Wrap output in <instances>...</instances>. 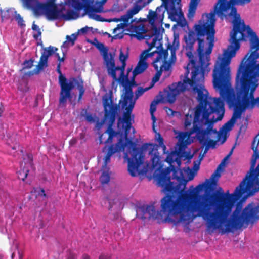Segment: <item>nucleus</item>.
<instances>
[{"label": "nucleus", "instance_id": "f257e3e1", "mask_svg": "<svg viewBox=\"0 0 259 259\" xmlns=\"http://www.w3.org/2000/svg\"><path fill=\"white\" fill-rule=\"evenodd\" d=\"M197 90L199 105L194 109H189L185 118V127L188 128L193 123V128L189 132H175L178 140L175 150L170 153L166 151L165 154H167V156L164 160L158 152V146L153 145L152 150L149 152L151 163H148L144 161L143 150L135 149L134 153H137L135 158L137 160L138 156L139 161L136 160L134 162L133 158L129 161L128 170L132 176H152L157 184L163 188L166 196L179 195L199 169L202 158L194 162L192 169H180L182 159H190L192 157L191 153L185 149L187 145L194 141L195 137L205 146V154L209 148L215 147L217 142L224 143L229 136L227 130L223 131V126L219 132L213 129V123L221 120L224 117L223 103L219 98L209 97L207 90Z\"/></svg>", "mask_w": 259, "mask_h": 259}, {"label": "nucleus", "instance_id": "f03ea898", "mask_svg": "<svg viewBox=\"0 0 259 259\" xmlns=\"http://www.w3.org/2000/svg\"><path fill=\"white\" fill-rule=\"evenodd\" d=\"M231 154L224 158L210 180L205 183L195 187L192 186L188 190H183L175 200L172 196H165L161 200L160 211H156L153 205H144L137 210V216L145 219V215L148 214L149 218L157 219L159 222H169L175 225L188 224L195 218L202 217L206 221L207 230L209 232L218 230L220 233L225 234L233 231L246 222L244 217V209L241 211L242 204L237 205L232 215L230 214L231 210L225 217L218 205L222 200L221 196L226 194L230 195L228 191L224 193L220 188L219 194L214 196L199 195L203 189L216 185Z\"/></svg>", "mask_w": 259, "mask_h": 259}, {"label": "nucleus", "instance_id": "7ed1b4c3", "mask_svg": "<svg viewBox=\"0 0 259 259\" xmlns=\"http://www.w3.org/2000/svg\"><path fill=\"white\" fill-rule=\"evenodd\" d=\"M242 61L236 78L235 89L231 84L230 64L231 54L226 58L217 60L212 74V84L220 95L219 99L225 102L234 112L231 119L223 125V131L229 133L237 120L247 109L259 107V49L252 48Z\"/></svg>", "mask_w": 259, "mask_h": 259}, {"label": "nucleus", "instance_id": "20e7f679", "mask_svg": "<svg viewBox=\"0 0 259 259\" xmlns=\"http://www.w3.org/2000/svg\"><path fill=\"white\" fill-rule=\"evenodd\" d=\"M251 0H218L214 7L213 11L202 15L201 19L194 26L195 32L197 33L199 40L198 51L199 60L205 66L208 64L209 56L212 52L214 41V25L215 15L221 19H225L233 24V30L230 34V45L224 50L222 55H219L217 60L220 58H224L231 54L235 56L240 47V42L249 38L252 48L259 49V39L256 33L244 22L237 13L235 5L243 6L249 3ZM200 0H191L188 17L192 18L195 14Z\"/></svg>", "mask_w": 259, "mask_h": 259}, {"label": "nucleus", "instance_id": "39448f33", "mask_svg": "<svg viewBox=\"0 0 259 259\" xmlns=\"http://www.w3.org/2000/svg\"><path fill=\"white\" fill-rule=\"evenodd\" d=\"M126 122V120L120 118L118 122L119 133L115 132L111 127H109L106 132L100 137V143H110L115 138L118 140V142L116 144L112 145L107 148L105 147L103 149V151L106 153V155L104 159L103 171L100 177V181L102 184H107L109 182L110 174L107 165L110 162L111 156L113 154L124 151L127 148V151H129L132 156L131 158H129L127 152L124 154V158L128 161V166L129 165V161L133 158L134 159V162H136V160L139 161L138 156L137 157V160L135 159V156L137 153H134V150L135 149L141 150V148H136V144L132 141V139L135 137V130L132 127V123L127 127L125 124ZM128 171H129L128 169ZM130 174L132 176L131 174ZM133 177L134 176H133Z\"/></svg>", "mask_w": 259, "mask_h": 259}, {"label": "nucleus", "instance_id": "423d86ee", "mask_svg": "<svg viewBox=\"0 0 259 259\" xmlns=\"http://www.w3.org/2000/svg\"><path fill=\"white\" fill-rule=\"evenodd\" d=\"M196 33H197L196 32ZM197 36L198 38L199 37L198 36ZM197 39L199 42L198 38ZM184 39L187 45L186 49L190 50L186 53L189 59V63L186 68V73L183 80L179 82L178 83L174 84L170 88L171 91L168 95V99L171 101H174L175 95L177 93L185 89L199 90V88H200V90H206L204 86V75L210 70L208 66L211 53L209 56L207 65L203 66L202 63L199 60L198 51H197V56H195L194 54L191 51L193 45L196 40L195 33L190 32L187 35L185 36ZM198 48L197 49H198Z\"/></svg>", "mask_w": 259, "mask_h": 259}, {"label": "nucleus", "instance_id": "0eeeda50", "mask_svg": "<svg viewBox=\"0 0 259 259\" xmlns=\"http://www.w3.org/2000/svg\"><path fill=\"white\" fill-rule=\"evenodd\" d=\"M259 159V152L257 150L254 151L251 161V167L247 174L245 178L237 187L232 195L226 194L221 196L222 201L219 203V208L224 217L232 210L236 201L238 200L242 196L246 198L253 195L259 190V164L254 169L257 160Z\"/></svg>", "mask_w": 259, "mask_h": 259}, {"label": "nucleus", "instance_id": "6e6552de", "mask_svg": "<svg viewBox=\"0 0 259 259\" xmlns=\"http://www.w3.org/2000/svg\"><path fill=\"white\" fill-rule=\"evenodd\" d=\"M160 27L152 28L155 31V33L152 35L146 34L145 39L146 44L149 46L150 50L156 49L155 52L157 54V56L153 61L154 68L157 70L158 64H159L161 69L167 70L171 67L176 60V51L179 47V36L175 34L172 44L168 46V50H163L162 36L157 32V29Z\"/></svg>", "mask_w": 259, "mask_h": 259}, {"label": "nucleus", "instance_id": "1a4fd4ad", "mask_svg": "<svg viewBox=\"0 0 259 259\" xmlns=\"http://www.w3.org/2000/svg\"><path fill=\"white\" fill-rule=\"evenodd\" d=\"M128 58L127 52L123 53L121 50L120 52L119 60L121 62L120 67H116L115 66L114 57L113 56V67H111V71L109 72L107 69L109 75H110L114 80H118L124 87L121 99L119 104L123 110V115L122 119L126 120L125 123L127 127L131 123L133 118L131 116L132 111L134 108L135 101L133 100V94L131 88L127 87L128 81V77L123 75L125 67L126 66V61Z\"/></svg>", "mask_w": 259, "mask_h": 259}, {"label": "nucleus", "instance_id": "9d476101", "mask_svg": "<svg viewBox=\"0 0 259 259\" xmlns=\"http://www.w3.org/2000/svg\"><path fill=\"white\" fill-rule=\"evenodd\" d=\"M24 5L31 9L36 15H45L49 20L62 18L66 20L76 19L77 12L72 10L64 12L60 5L55 4L56 0H22Z\"/></svg>", "mask_w": 259, "mask_h": 259}, {"label": "nucleus", "instance_id": "9b49d317", "mask_svg": "<svg viewBox=\"0 0 259 259\" xmlns=\"http://www.w3.org/2000/svg\"><path fill=\"white\" fill-rule=\"evenodd\" d=\"M152 0H136L133 7L128 10L124 18H132L143 8L149 4ZM162 4L157 8L155 12L150 11L148 16L149 22L152 28L162 26L164 13L166 10L171 14L176 7H179L181 0H161Z\"/></svg>", "mask_w": 259, "mask_h": 259}, {"label": "nucleus", "instance_id": "f8f14e48", "mask_svg": "<svg viewBox=\"0 0 259 259\" xmlns=\"http://www.w3.org/2000/svg\"><path fill=\"white\" fill-rule=\"evenodd\" d=\"M125 15L122 16L120 19L114 18L109 19L105 21L107 22H118L122 21V22L118 24L117 27L113 30V34H114L113 38L114 39L122 38L123 36V33L126 29H130V32L132 33L130 35L132 38H136L138 40L144 39L145 35L144 36L143 33L144 31V27L141 25H130L132 22L131 19L132 18H128L125 19Z\"/></svg>", "mask_w": 259, "mask_h": 259}, {"label": "nucleus", "instance_id": "ddd939ff", "mask_svg": "<svg viewBox=\"0 0 259 259\" xmlns=\"http://www.w3.org/2000/svg\"><path fill=\"white\" fill-rule=\"evenodd\" d=\"M107 0H89L87 3L79 2V5H81L80 8H75L73 11H76L79 16L78 11L84 9L90 18L97 21H103L99 14L97 13L104 12L103 6ZM79 16L77 18H78Z\"/></svg>", "mask_w": 259, "mask_h": 259}, {"label": "nucleus", "instance_id": "4468645a", "mask_svg": "<svg viewBox=\"0 0 259 259\" xmlns=\"http://www.w3.org/2000/svg\"><path fill=\"white\" fill-rule=\"evenodd\" d=\"M58 70L60 73L59 78V83L61 86L59 103L60 106H64L67 100L70 98V91L74 88V84L76 82V80L73 79L67 82L66 78L60 72V65H58Z\"/></svg>", "mask_w": 259, "mask_h": 259}, {"label": "nucleus", "instance_id": "2eb2a0df", "mask_svg": "<svg viewBox=\"0 0 259 259\" xmlns=\"http://www.w3.org/2000/svg\"><path fill=\"white\" fill-rule=\"evenodd\" d=\"M105 119H109L113 122L119 110V107L113 103L111 97L105 96L103 98Z\"/></svg>", "mask_w": 259, "mask_h": 259}, {"label": "nucleus", "instance_id": "dca6fc26", "mask_svg": "<svg viewBox=\"0 0 259 259\" xmlns=\"http://www.w3.org/2000/svg\"><path fill=\"white\" fill-rule=\"evenodd\" d=\"M175 83H174V84ZM173 84H174V83L172 84L170 86H169L168 89L165 90L164 91V92L163 93H162L160 95L161 99L159 101H154L153 102H152V103L151 104L150 108V112L151 114H152V113H154V112H155V111L156 110L157 105L159 102H168L170 103H174L175 102V101L176 100V97L179 94H180L181 93H182L184 91H192L193 92L197 93V90L193 89H185L182 91L179 92V93H177L175 95L174 101H169L168 99V95H169L168 94H169V93H170V92L171 91L170 88Z\"/></svg>", "mask_w": 259, "mask_h": 259}, {"label": "nucleus", "instance_id": "f3484780", "mask_svg": "<svg viewBox=\"0 0 259 259\" xmlns=\"http://www.w3.org/2000/svg\"><path fill=\"white\" fill-rule=\"evenodd\" d=\"M151 50L149 49V46H148V49L142 53L140 60L133 72L134 77L143 72L148 67V64L146 62L147 59L153 56L155 53H156L155 50L151 53H149Z\"/></svg>", "mask_w": 259, "mask_h": 259}, {"label": "nucleus", "instance_id": "a211bd4d", "mask_svg": "<svg viewBox=\"0 0 259 259\" xmlns=\"http://www.w3.org/2000/svg\"><path fill=\"white\" fill-rule=\"evenodd\" d=\"M58 49L56 48L51 46L44 49L38 65V67L39 70L42 69L47 66L49 56L52 55L54 53L58 58V60L60 62H63L64 61L63 58H61L59 54L55 52Z\"/></svg>", "mask_w": 259, "mask_h": 259}, {"label": "nucleus", "instance_id": "6ab92c4d", "mask_svg": "<svg viewBox=\"0 0 259 259\" xmlns=\"http://www.w3.org/2000/svg\"><path fill=\"white\" fill-rule=\"evenodd\" d=\"M244 215L246 222L253 223L259 219V205L256 206L253 203L249 204L244 209Z\"/></svg>", "mask_w": 259, "mask_h": 259}, {"label": "nucleus", "instance_id": "aec40b11", "mask_svg": "<svg viewBox=\"0 0 259 259\" xmlns=\"http://www.w3.org/2000/svg\"><path fill=\"white\" fill-rule=\"evenodd\" d=\"M97 47L101 51L102 55L103 56L105 64L106 66L107 69H109V72L111 71V67H113V56L111 54L108 53L107 49L104 47V45L102 43H98Z\"/></svg>", "mask_w": 259, "mask_h": 259}, {"label": "nucleus", "instance_id": "412c9836", "mask_svg": "<svg viewBox=\"0 0 259 259\" xmlns=\"http://www.w3.org/2000/svg\"><path fill=\"white\" fill-rule=\"evenodd\" d=\"M151 118H152V120L153 121V129L155 133V140L158 143L159 146H160L162 148L163 153H165L166 147V146L164 144L163 139L161 136L160 134L159 133H157L155 130L154 123L156 120V117L154 116V113H152V114H151Z\"/></svg>", "mask_w": 259, "mask_h": 259}, {"label": "nucleus", "instance_id": "4be33fe9", "mask_svg": "<svg viewBox=\"0 0 259 259\" xmlns=\"http://www.w3.org/2000/svg\"><path fill=\"white\" fill-rule=\"evenodd\" d=\"M14 14H16L15 10L14 8H10L3 10L1 17L2 20L3 21L5 19H7L13 17V16H14Z\"/></svg>", "mask_w": 259, "mask_h": 259}, {"label": "nucleus", "instance_id": "5701e85b", "mask_svg": "<svg viewBox=\"0 0 259 259\" xmlns=\"http://www.w3.org/2000/svg\"><path fill=\"white\" fill-rule=\"evenodd\" d=\"M158 64V67L157 70L155 68V69L157 71V72H156L155 75L153 78L152 85L151 86V87L153 85V84L155 82H156L159 80V77L161 75L162 72L164 71L166 73H167V74H169V71L170 70V69L171 68H170L169 69H167H167H161V67H160L159 64Z\"/></svg>", "mask_w": 259, "mask_h": 259}, {"label": "nucleus", "instance_id": "b1692460", "mask_svg": "<svg viewBox=\"0 0 259 259\" xmlns=\"http://www.w3.org/2000/svg\"><path fill=\"white\" fill-rule=\"evenodd\" d=\"M128 83H127V87L128 88H131V82L129 81L128 80ZM151 88V87H150L149 88H145L144 89L143 88H141V87H140V88H138V90H137V91L136 92V99H134L133 98V97H132L133 100L135 101L134 106L135 105L136 99L137 98H138L140 96H141L145 92L148 91ZM131 90L132 91V88H131ZM132 94H133L132 91Z\"/></svg>", "mask_w": 259, "mask_h": 259}, {"label": "nucleus", "instance_id": "393cba45", "mask_svg": "<svg viewBox=\"0 0 259 259\" xmlns=\"http://www.w3.org/2000/svg\"><path fill=\"white\" fill-rule=\"evenodd\" d=\"M32 195H35L36 197L43 198L46 197L44 190L40 188H37L33 191H32Z\"/></svg>", "mask_w": 259, "mask_h": 259}, {"label": "nucleus", "instance_id": "a878e982", "mask_svg": "<svg viewBox=\"0 0 259 259\" xmlns=\"http://www.w3.org/2000/svg\"><path fill=\"white\" fill-rule=\"evenodd\" d=\"M28 170L27 168L24 167L18 172V177L20 180L24 181L28 175Z\"/></svg>", "mask_w": 259, "mask_h": 259}, {"label": "nucleus", "instance_id": "bb28decb", "mask_svg": "<svg viewBox=\"0 0 259 259\" xmlns=\"http://www.w3.org/2000/svg\"><path fill=\"white\" fill-rule=\"evenodd\" d=\"M17 21L18 25L21 27H24L25 26V22L23 20V18L20 16V14H17L16 11V14H14V16H13Z\"/></svg>", "mask_w": 259, "mask_h": 259}, {"label": "nucleus", "instance_id": "cd10ccee", "mask_svg": "<svg viewBox=\"0 0 259 259\" xmlns=\"http://www.w3.org/2000/svg\"><path fill=\"white\" fill-rule=\"evenodd\" d=\"M32 28L35 31V33L33 34L34 37L36 39L38 38V37L41 36V32L39 27L37 25L33 23Z\"/></svg>", "mask_w": 259, "mask_h": 259}, {"label": "nucleus", "instance_id": "c85d7f7f", "mask_svg": "<svg viewBox=\"0 0 259 259\" xmlns=\"http://www.w3.org/2000/svg\"><path fill=\"white\" fill-rule=\"evenodd\" d=\"M77 34H72L71 36L67 35L66 37L67 40L70 42V45L73 46L74 44L75 40L77 38Z\"/></svg>", "mask_w": 259, "mask_h": 259}, {"label": "nucleus", "instance_id": "c756f323", "mask_svg": "<svg viewBox=\"0 0 259 259\" xmlns=\"http://www.w3.org/2000/svg\"><path fill=\"white\" fill-rule=\"evenodd\" d=\"M165 112H166L167 114L169 116L172 115V116H180L181 114L178 112H174L172 109L169 108H165Z\"/></svg>", "mask_w": 259, "mask_h": 259}, {"label": "nucleus", "instance_id": "7c9ffc66", "mask_svg": "<svg viewBox=\"0 0 259 259\" xmlns=\"http://www.w3.org/2000/svg\"><path fill=\"white\" fill-rule=\"evenodd\" d=\"M258 136H256L254 138V140L252 144V149L253 150V151H255L257 150V146L259 143V138H258Z\"/></svg>", "mask_w": 259, "mask_h": 259}, {"label": "nucleus", "instance_id": "2f4dec72", "mask_svg": "<svg viewBox=\"0 0 259 259\" xmlns=\"http://www.w3.org/2000/svg\"><path fill=\"white\" fill-rule=\"evenodd\" d=\"M23 68H30L33 66V61L31 60L26 61L23 64Z\"/></svg>", "mask_w": 259, "mask_h": 259}, {"label": "nucleus", "instance_id": "473e14b6", "mask_svg": "<svg viewBox=\"0 0 259 259\" xmlns=\"http://www.w3.org/2000/svg\"><path fill=\"white\" fill-rule=\"evenodd\" d=\"M78 89H79V92H80L79 98H81L84 93V89L83 88L82 81H81V84L78 85Z\"/></svg>", "mask_w": 259, "mask_h": 259}, {"label": "nucleus", "instance_id": "72a5a7b5", "mask_svg": "<svg viewBox=\"0 0 259 259\" xmlns=\"http://www.w3.org/2000/svg\"><path fill=\"white\" fill-rule=\"evenodd\" d=\"M70 46H71L70 42H69L67 40L65 41L62 46V50L63 52L65 51L64 49L67 48Z\"/></svg>", "mask_w": 259, "mask_h": 259}, {"label": "nucleus", "instance_id": "f704fd0d", "mask_svg": "<svg viewBox=\"0 0 259 259\" xmlns=\"http://www.w3.org/2000/svg\"><path fill=\"white\" fill-rule=\"evenodd\" d=\"M112 11L113 12H119L121 10L120 7L118 4H114L112 8Z\"/></svg>", "mask_w": 259, "mask_h": 259}, {"label": "nucleus", "instance_id": "c9c22d12", "mask_svg": "<svg viewBox=\"0 0 259 259\" xmlns=\"http://www.w3.org/2000/svg\"><path fill=\"white\" fill-rule=\"evenodd\" d=\"M86 120L89 122H94L95 121L94 117L91 114H88L85 117Z\"/></svg>", "mask_w": 259, "mask_h": 259}, {"label": "nucleus", "instance_id": "e433bc0d", "mask_svg": "<svg viewBox=\"0 0 259 259\" xmlns=\"http://www.w3.org/2000/svg\"><path fill=\"white\" fill-rule=\"evenodd\" d=\"M89 29V27H83V28H81V29L79 30L78 33H80V34H84L88 31Z\"/></svg>", "mask_w": 259, "mask_h": 259}, {"label": "nucleus", "instance_id": "4c0bfd02", "mask_svg": "<svg viewBox=\"0 0 259 259\" xmlns=\"http://www.w3.org/2000/svg\"><path fill=\"white\" fill-rule=\"evenodd\" d=\"M99 259H109V257L107 255L102 254L100 256Z\"/></svg>", "mask_w": 259, "mask_h": 259}, {"label": "nucleus", "instance_id": "58836bf2", "mask_svg": "<svg viewBox=\"0 0 259 259\" xmlns=\"http://www.w3.org/2000/svg\"><path fill=\"white\" fill-rule=\"evenodd\" d=\"M82 259H90V257L88 255H84L82 256Z\"/></svg>", "mask_w": 259, "mask_h": 259}, {"label": "nucleus", "instance_id": "ea45409f", "mask_svg": "<svg viewBox=\"0 0 259 259\" xmlns=\"http://www.w3.org/2000/svg\"><path fill=\"white\" fill-rule=\"evenodd\" d=\"M100 83H101V84L102 85V87H103V80H100Z\"/></svg>", "mask_w": 259, "mask_h": 259}, {"label": "nucleus", "instance_id": "a19ab883", "mask_svg": "<svg viewBox=\"0 0 259 259\" xmlns=\"http://www.w3.org/2000/svg\"><path fill=\"white\" fill-rule=\"evenodd\" d=\"M131 70H132L131 69H128V73H129L131 71Z\"/></svg>", "mask_w": 259, "mask_h": 259}, {"label": "nucleus", "instance_id": "79ce46f5", "mask_svg": "<svg viewBox=\"0 0 259 259\" xmlns=\"http://www.w3.org/2000/svg\"><path fill=\"white\" fill-rule=\"evenodd\" d=\"M14 255V253H13V254H12V257H13Z\"/></svg>", "mask_w": 259, "mask_h": 259}, {"label": "nucleus", "instance_id": "37998d69", "mask_svg": "<svg viewBox=\"0 0 259 259\" xmlns=\"http://www.w3.org/2000/svg\"><path fill=\"white\" fill-rule=\"evenodd\" d=\"M0 259H2V256H1V255H0Z\"/></svg>", "mask_w": 259, "mask_h": 259}]
</instances>
